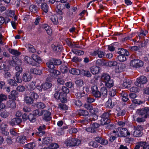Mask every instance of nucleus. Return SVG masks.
<instances>
[{
	"label": "nucleus",
	"mask_w": 149,
	"mask_h": 149,
	"mask_svg": "<svg viewBox=\"0 0 149 149\" xmlns=\"http://www.w3.org/2000/svg\"><path fill=\"white\" fill-rule=\"evenodd\" d=\"M149 109L148 107H145L143 109H138L136 111V113L141 118L139 117L136 119V121L138 122H144L145 118H147L149 115Z\"/></svg>",
	"instance_id": "f257e3e1"
},
{
	"label": "nucleus",
	"mask_w": 149,
	"mask_h": 149,
	"mask_svg": "<svg viewBox=\"0 0 149 149\" xmlns=\"http://www.w3.org/2000/svg\"><path fill=\"white\" fill-rule=\"evenodd\" d=\"M65 143L67 146L74 147L78 146L80 144L81 141L79 139L69 138L66 140Z\"/></svg>",
	"instance_id": "f03ea898"
},
{
	"label": "nucleus",
	"mask_w": 149,
	"mask_h": 149,
	"mask_svg": "<svg viewBox=\"0 0 149 149\" xmlns=\"http://www.w3.org/2000/svg\"><path fill=\"white\" fill-rule=\"evenodd\" d=\"M148 81V80L146 77L144 76H141L138 78L136 81L135 82V84L138 87L143 88L144 84Z\"/></svg>",
	"instance_id": "7ed1b4c3"
},
{
	"label": "nucleus",
	"mask_w": 149,
	"mask_h": 149,
	"mask_svg": "<svg viewBox=\"0 0 149 149\" xmlns=\"http://www.w3.org/2000/svg\"><path fill=\"white\" fill-rule=\"evenodd\" d=\"M118 134L115 135L117 137H122L126 136L127 135H130V134L128 132L126 128L119 127L117 128Z\"/></svg>",
	"instance_id": "20e7f679"
},
{
	"label": "nucleus",
	"mask_w": 149,
	"mask_h": 149,
	"mask_svg": "<svg viewBox=\"0 0 149 149\" xmlns=\"http://www.w3.org/2000/svg\"><path fill=\"white\" fill-rule=\"evenodd\" d=\"M110 111L104 113L101 116L102 118L101 120V124L102 125H108L110 123V120L109 117L111 115Z\"/></svg>",
	"instance_id": "39448f33"
},
{
	"label": "nucleus",
	"mask_w": 149,
	"mask_h": 149,
	"mask_svg": "<svg viewBox=\"0 0 149 149\" xmlns=\"http://www.w3.org/2000/svg\"><path fill=\"white\" fill-rule=\"evenodd\" d=\"M130 64L133 67L138 68L143 65V63L142 61L139 59H135L131 61Z\"/></svg>",
	"instance_id": "423d86ee"
},
{
	"label": "nucleus",
	"mask_w": 149,
	"mask_h": 149,
	"mask_svg": "<svg viewBox=\"0 0 149 149\" xmlns=\"http://www.w3.org/2000/svg\"><path fill=\"white\" fill-rule=\"evenodd\" d=\"M92 93L96 98H100L101 96L100 92L98 89L96 85L93 86L91 88Z\"/></svg>",
	"instance_id": "0eeeda50"
},
{
	"label": "nucleus",
	"mask_w": 149,
	"mask_h": 149,
	"mask_svg": "<svg viewBox=\"0 0 149 149\" xmlns=\"http://www.w3.org/2000/svg\"><path fill=\"white\" fill-rule=\"evenodd\" d=\"M96 111L94 110V112L93 111V113H92L91 118H85V119L82 120V122L84 123H85L86 122L92 121L93 120H97L98 118V116L95 113Z\"/></svg>",
	"instance_id": "6e6552de"
},
{
	"label": "nucleus",
	"mask_w": 149,
	"mask_h": 149,
	"mask_svg": "<svg viewBox=\"0 0 149 149\" xmlns=\"http://www.w3.org/2000/svg\"><path fill=\"white\" fill-rule=\"evenodd\" d=\"M135 131L133 132V135L136 137H140L141 136L143 133L141 132L142 127L141 126L138 125L134 127Z\"/></svg>",
	"instance_id": "1a4fd4ad"
},
{
	"label": "nucleus",
	"mask_w": 149,
	"mask_h": 149,
	"mask_svg": "<svg viewBox=\"0 0 149 149\" xmlns=\"http://www.w3.org/2000/svg\"><path fill=\"white\" fill-rule=\"evenodd\" d=\"M42 115H43V119L46 121H49L51 119L50 116L51 113L48 110H42Z\"/></svg>",
	"instance_id": "9d476101"
},
{
	"label": "nucleus",
	"mask_w": 149,
	"mask_h": 149,
	"mask_svg": "<svg viewBox=\"0 0 149 149\" xmlns=\"http://www.w3.org/2000/svg\"><path fill=\"white\" fill-rule=\"evenodd\" d=\"M22 121L20 118L16 117L13 118L10 122V124L12 126L18 125L20 124Z\"/></svg>",
	"instance_id": "9b49d317"
},
{
	"label": "nucleus",
	"mask_w": 149,
	"mask_h": 149,
	"mask_svg": "<svg viewBox=\"0 0 149 149\" xmlns=\"http://www.w3.org/2000/svg\"><path fill=\"white\" fill-rule=\"evenodd\" d=\"M7 125L5 123H2L0 126V129L1 130V133L5 135H7L9 134V132L6 131V129L7 127Z\"/></svg>",
	"instance_id": "f8f14e48"
},
{
	"label": "nucleus",
	"mask_w": 149,
	"mask_h": 149,
	"mask_svg": "<svg viewBox=\"0 0 149 149\" xmlns=\"http://www.w3.org/2000/svg\"><path fill=\"white\" fill-rule=\"evenodd\" d=\"M52 48L54 52L56 53H59L61 52L63 49L61 45H52Z\"/></svg>",
	"instance_id": "ddd939ff"
},
{
	"label": "nucleus",
	"mask_w": 149,
	"mask_h": 149,
	"mask_svg": "<svg viewBox=\"0 0 149 149\" xmlns=\"http://www.w3.org/2000/svg\"><path fill=\"white\" fill-rule=\"evenodd\" d=\"M24 62L25 63L33 66H37L38 64L32 61V59L29 57L26 56L24 57Z\"/></svg>",
	"instance_id": "4468645a"
},
{
	"label": "nucleus",
	"mask_w": 149,
	"mask_h": 149,
	"mask_svg": "<svg viewBox=\"0 0 149 149\" xmlns=\"http://www.w3.org/2000/svg\"><path fill=\"white\" fill-rule=\"evenodd\" d=\"M90 69L91 73L95 74L98 73L100 70V68L97 66H93L91 67Z\"/></svg>",
	"instance_id": "2eb2a0df"
},
{
	"label": "nucleus",
	"mask_w": 149,
	"mask_h": 149,
	"mask_svg": "<svg viewBox=\"0 0 149 149\" xmlns=\"http://www.w3.org/2000/svg\"><path fill=\"white\" fill-rule=\"evenodd\" d=\"M31 77L30 74L28 72H25L23 74L22 76L23 80L24 82H28L30 81Z\"/></svg>",
	"instance_id": "dca6fc26"
},
{
	"label": "nucleus",
	"mask_w": 149,
	"mask_h": 149,
	"mask_svg": "<svg viewBox=\"0 0 149 149\" xmlns=\"http://www.w3.org/2000/svg\"><path fill=\"white\" fill-rule=\"evenodd\" d=\"M32 57L33 60L35 61L33 62L37 64V66H38V64L41 62V58L36 54H33L32 56Z\"/></svg>",
	"instance_id": "f3484780"
},
{
	"label": "nucleus",
	"mask_w": 149,
	"mask_h": 149,
	"mask_svg": "<svg viewBox=\"0 0 149 149\" xmlns=\"http://www.w3.org/2000/svg\"><path fill=\"white\" fill-rule=\"evenodd\" d=\"M117 53L120 55H123L127 56H128L130 55L129 52L127 50L122 48L118 49Z\"/></svg>",
	"instance_id": "a211bd4d"
},
{
	"label": "nucleus",
	"mask_w": 149,
	"mask_h": 149,
	"mask_svg": "<svg viewBox=\"0 0 149 149\" xmlns=\"http://www.w3.org/2000/svg\"><path fill=\"white\" fill-rule=\"evenodd\" d=\"M24 101L27 104L30 105L33 103L34 100L30 96H26L24 97Z\"/></svg>",
	"instance_id": "6ab92c4d"
},
{
	"label": "nucleus",
	"mask_w": 149,
	"mask_h": 149,
	"mask_svg": "<svg viewBox=\"0 0 149 149\" xmlns=\"http://www.w3.org/2000/svg\"><path fill=\"white\" fill-rule=\"evenodd\" d=\"M27 139L25 136H20L17 137L16 140L20 143H24L26 142Z\"/></svg>",
	"instance_id": "aec40b11"
},
{
	"label": "nucleus",
	"mask_w": 149,
	"mask_h": 149,
	"mask_svg": "<svg viewBox=\"0 0 149 149\" xmlns=\"http://www.w3.org/2000/svg\"><path fill=\"white\" fill-rule=\"evenodd\" d=\"M42 28L45 29L47 33L49 35H50L52 33V31L50 27L47 24L43 25L42 26Z\"/></svg>",
	"instance_id": "412c9836"
},
{
	"label": "nucleus",
	"mask_w": 149,
	"mask_h": 149,
	"mask_svg": "<svg viewBox=\"0 0 149 149\" xmlns=\"http://www.w3.org/2000/svg\"><path fill=\"white\" fill-rule=\"evenodd\" d=\"M20 73L16 72L15 76L13 77L14 79L17 83H20L22 82L21 78L20 76Z\"/></svg>",
	"instance_id": "4be33fe9"
},
{
	"label": "nucleus",
	"mask_w": 149,
	"mask_h": 149,
	"mask_svg": "<svg viewBox=\"0 0 149 149\" xmlns=\"http://www.w3.org/2000/svg\"><path fill=\"white\" fill-rule=\"evenodd\" d=\"M111 79L110 76L106 74H103L101 76V80L104 83Z\"/></svg>",
	"instance_id": "5701e85b"
},
{
	"label": "nucleus",
	"mask_w": 149,
	"mask_h": 149,
	"mask_svg": "<svg viewBox=\"0 0 149 149\" xmlns=\"http://www.w3.org/2000/svg\"><path fill=\"white\" fill-rule=\"evenodd\" d=\"M69 72L70 73L73 75H78L80 74V70L76 68H72L70 70Z\"/></svg>",
	"instance_id": "b1692460"
},
{
	"label": "nucleus",
	"mask_w": 149,
	"mask_h": 149,
	"mask_svg": "<svg viewBox=\"0 0 149 149\" xmlns=\"http://www.w3.org/2000/svg\"><path fill=\"white\" fill-rule=\"evenodd\" d=\"M54 58H52L49 61V62L46 63V64L48 68L50 69L54 68Z\"/></svg>",
	"instance_id": "393cba45"
},
{
	"label": "nucleus",
	"mask_w": 149,
	"mask_h": 149,
	"mask_svg": "<svg viewBox=\"0 0 149 149\" xmlns=\"http://www.w3.org/2000/svg\"><path fill=\"white\" fill-rule=\"evenodd\" d=\"M42 88L44 90L49 89L52 86L51 83L48 82H45L42 85Z\"/></svg>",
	"instance_id": "a878e982"
},
{
	"label": "nucleus",
	"mask_w": 149,
	"mask_h": 149,
	"mask_svg": "<svg viewBox=\"0 0 149 149\" xmlns=\"http://www.w3.org/2000/svg\"><path fill=\"white\" fill-rule=\"evenodd\" d=\"M52 138L50 137H46L43 139L42 143L44 144H47L51 143Z\"/></svg>",
	"instance_id": "bb28decb"
},
{
	"label": "nucleus",
	"mask_w": 149,
	"mask_h": 149,
	"mask_svg": "<svg viewBox=\"0 0 149 149\" xmlns=\"http://www.w3.org/2000/svg\"><path fill=\"white\" fill-rule=\"evenodd\" d=\"M7 104L8 107L12 108H14L16 106L15 102L12 100L8 101L7 102Z\"/></svg>",
	"instance_id": "cd10ccee"
},
{
	"label": "nucleus",
	"mask_w": 149,
	"mask_h": 149,
	"mask_svg": "<svg viewBox=\"0 0 149 149\" xmlns=\"http://www.w3.org/2000/svg\"><path fill=\"white\" fill-rule=\"evenodd\" d=\"M17 93L15 90H13L11 92V95L9 96V99L13 100H15L17 97Z\"/></svg>",
	"instance_id": "c85d7f7f"
},
{
	"label": "nucleus",
	"mask_w": 149,
	"mask_h": 149,
	"mask_svg": "<svg viewBox=\"0 0 149 149\" xmlns=\"http://www.w3.org/2000/svg\"><path fill=\"white\" fill-rule=\"evenodd\" d=\"M132 81L129 79L125 80L123 83V86L125 88H128L130 87Z\"/></svg>",
	"instance_id": "c756f323"
},
{
	"label": "nucleus",
	"mask_w": 149,
	"mask_h": 149,
	"mask_svg": "<svg viewBox=\"0 0 149 149\" xmlns=\"http://www.w3.org/2000/svg\"><path fill=\"white\" fill-rule=\"evenodd\" d=\"M8 67L5 62H0V70L3 69L4 71H7Z\"/></svg>",
	"instance_id": "7c9ffc66"
},
{
	"label": "nucleus",
	"mask_w": 149,
	"mask_h": 149,
	"mask_svg": "<svg viewBox=\"0 0 149 149\" xmlns=\"http://www.w3.org/2000/svg\"><path fill=\"white\" fill-rule=\"evenodd\" d=\"M113 85V81L111 79L105 83V86L108 88H111Z\"/></svg>",
	"instance_id": "2f4dec72"
},
{
	"label": "nucleus",
	"mask_w": 149,
	"mask_h": 149,
	"mask_svg": "<svg viewBox=\"0 0 149 149\" xmlns=\"http://www.w3.org/2000/svg\"><path fill=\"white\" fill-rule=\"evenodd\" d=\"M113 97H112L111 99H109L108 101L106 103V106L107 107L109 108H112L113 107V104H112L111 99L113 100Z\"/></svg>",
	"instance_id": "473e14b6"
},
{
	"label": "nucleus",
	"mask_w": 149,
	"mask_h": 149,
	"mask_svg": "<svg viewBox=\"0 0 149 149\" xmlns=\"http://www.w3.org/2000/svg\"><path fill=\"white\" fill-rule=\"evenodd\" d=\"M78 114L80 116H86L88 115V113L87 111L81 109L78 111Z\"/></svg>",
	"instance_id": "72a5a7b5"
},
{
	"label": "nucleus",
	"mask_w": 149,
	"mask_h": 149,
	"mask_svg": "<svg viewBox=\"0 0 149 149\" xmlns=\"http://www.w3.org/2000/svg\"><path fill=\"white\" fill-rule=\"evenodd\" d=\"M50 19L54 24H58V18L56 15H52L50 18Z\"/></svg>",
	"instance_id": "f704fd0d"
},
{
	"label": "nucleus",
	"mask_w": 149,
	"mask_h": 149,
	"mask_svg": "<svg viewBox=\"0 0 149 149\" xmlns=\"http://www.w3.org/2000/svg\"><path fill=\"white\" fill-rule=\"evenodd\" d=\"M36 146V144L34 142L30 143L25 146V147L28 149H33Z\"/></svg>",
	"instance_id": "c9c22d12"
},
{
	"label": "nucleus",
	"mask_w": 149,
	"mask_h": 149,
	"mask_svg": "<svg viewBox=\"0 0 149 149\" xmlns=\"http://www.w3.org/2000/svg\"><path fill=\"white\" fill-rule=\"evenodd\" d=\"M71 51L74 54L78 55H82L84 54V52L83 51L79 50L72 49Z\"/></svg>",
	"instance_id": "e433bc0d"
},
{
	"label": "nucleus",
	"mask_w": 149,
	"mask_h": 149,
	"mask_svg": "<svg viewBox=\"0 0 149 149\" xmlns=\"http://www.w3.org/2000/svg\"><path fill=\"white\" fill-rule=\"evenodd\" d=\"M8 50L10 53L16 56H18L21 54L20 52H19L17 50L9 49Z\"/></svg>",
	"instance_id": "4c0bfd02"
},
{
	"label": "nucleus",
	"mask_w": 149,
	"mask_h": 149,
	"mask_svg": "<svg viewBox=\"0 0 149 149\" xmlns=\"http://www.w3.org/2000/svg\"><path fill=\"white\" fill-rule=\"evenodd\" d=\"M100 93H101V96L103 95L104 97L106 96L107 93V91L106 88L105 87L101 88Z\"/></svg>",
	"instance_id": "58836bf2"
},
{
	"label": "nucleus",
	"mask_w": 149,
	"mask_h": 149,
	"mask_svg": "<svg viewBox=\"0 0 149 149\" xmlns=\"http://www.w3.org/2000/svg\"><path fill=\"white\" fill-rule=\"evenodd\" d=\"M48 6L46 3H43L42 4L41 8L42 10L45 13L47 12L48 11Z\"/></svg>",
	"instance_id": "ea45409f"
},
{
	"label": "nucleus",
	"mask_w": 149,
	"mask_h": 149,
	"mask_svg": "<svg viewBox=\"0 0 149 149\" xmlns=\"http://www.w3.org/2000/svg\"><path fill=\"white\" fill-rule=\"evenodd\" d=\"M96 63L97 65L100 66H103L105 65L104 61L102 59L97 60L96 62Z\"/></svg>",
	"instance_id": "a19ab883"
},
{
	"label": "nucleus",
	"mask_w": 149,
	"mask_h": 149,
	"mask_svg": "<svg viewBox=\"0 0 149 149\" xmlns=\"http://www.w3.org/2000/svg\"><path fill=\"white\" fill-rule=\"evenodd\" d=\"M35 116L33 113H30L28 116V119L31 122H34L36 121V118Z\"/></svg>",
	"instance_id": "79ce46f5"
},
{
	"label": "nucleus",
	"mask_w": 149,
	"mask_h": 149,
	"mask_svg": "<svg viewBox=\"0 0 149 149\" xmlns=\"http://www.w3.org/2000/svg\"><path fill=\"white\" fill-rule=\"evenodd\" d=\"M27 47L28 50L29 52H31L33 53H35L36 52V50L33 45L30 44H28L27 45Z\"/></svg>",
	"instance_id": "37998d69"
},
{
	"label": "nucleus",
	"mask_w": 149,
	"mask_h": 149,
	"mask_svg": "<svg viewBox=\"0 0 149 149\" xmlns=\"http://www.w3.org/2000/svg\"><path fill=\"white\" fill-rule=\"evenodd\" d=\"M33 113L35 116H40L42 115V110H40L39 109H36L33 111Z\"/></svg>",
	"instance_id": "c03bdc74"
},
{
	"label": "nucleus",
	"mask_w": 149,
	"mask_h": 149,
	"mask_svg": "<svg viewBox=\"0 0 149 149\" xmlns=\"http://www.w3.org/2000/svg\"><path fill=\"white\" fill-rule=\"evenodd\" d=\"M30 71L31 73L35 74H41L40 70H37L36 68H31Z\"/></svg>",
	"instance_id": "a18cd8bd"
},
{
	"label": "nucleus",
	"mask_w": 149,
	"mask_h": 149,
	"mask_svg": "<svg viewBox=\"0 0 149 149\" xmlns=\"http://www.w3.org/2000/svg\"><path fill=\"white\" fill-rule=\"evenodd\" d=\"M84 107L87 109L89 110L91 113H93V111L94 112V109H93V107L91 104H85Z\"/></svg>",
	"instance_id": "49530a36"
},
{
	"label": "nucleus",
	"mask_w": 149,
	"mask_h": 149,
	"mask_svg": "<svg viewBox=\"0 0 149 149\" xmlns=\"http://www.w3.org/2000/svg\"><path fill=\"white\" fill-rule=\"evenodd\" d=\"M65 94L62 93H60V97L58 100H60V101L63 103H64L66 101V99L64 97V95Z\"/></svg>",
	"instance_id": "de8ad7c7"
},
{
	"label": "nucleus",
	"mask_w": 149,
	"mask_h": 149,
	"mask_svg": "<svg viewBox=\"0 0 149 149\" xmlns=\"http://www.w3.org/2000/svg\"><path fill=\"white\" fill-rule=\"evenodd\" d=\"M37 107L40 109H43L45 107V104L41 102H38L36 104Z\"/></svg>",
	"instance_id": "09e8293b"
},
{
	"label": "nucleus",
	"mask_w": 149,
	"mask_h": 149,
	"mask_svg": "<svg viewBox=\"0 0 149 149\" xmlns=\"http://www.w3.org/2000/svg\"><path fill=\"white\" fill-rule=\"evenodd\" d=\"M36 83L33 81H32L30 84L29 86V88H28L29 90L30 91H32L35 89L36 86H35Z\"/></svg>",
	"instance_id": "8fccbe9b"
},
{
	"label": "nucleus",
	"mask_w": 149,
	"mask_h": 149,
	"mask_svg": "<svg viewBox=\"0 0 149 149\" xmlns=\"http://www.w3.org/2000/svg\"><path fill=\"white\" fill-rule=\"evenodd\" d=\"M148 30H146L145 31L143 30H141L140 33L138 35V36L139 38H141L142 36H143V37H144L146 34H148Z\"/></svg>",
	"instance_id": "3c124183"
},
{
	"label": "nucleus",
	"mask_w": 149,
	"mask_h": 149,
	"mask_svg": "<svg viewBox=\"0 0 149 149\" xmlns=\"http://www.w3.org/2000/svg\"><path fill=\"white\" fill-rule=\"evenodd\" d=\"M118 60L120 62H123L126 60V58L125 56L120 55L117 57Z\"/></svg>",
	"instance_id": "603ef678"
},
{
	"label": "nucleus",
	"mask_w": 149,
	"mask_h": 149,
	"mask_svg": "<svg viewBox=\"0 0 149 149\" xmlns=\"http://www.w3.org/2000/svg\"><path fill=\"white\" fill-rule=\"evenodd\" d=\"M30 10L33 12L35 13L37 11V8L35 5H32L29 7Z\"/></svg>",
	"instance_id": "864d4df0"
},
{
	"label": "nucleus",
	"mask_w": 149,
	"mask_h": 149,
	"mask_svg": "<svg viewBox=\"0 0 149 149\" xmlns=\"http://www.w3.org/2000/svg\"><path fill=\"white\" fill-rule=\"evenodd\" d=\"M29 95H30L31 97H32L34 99H37L39 97V96L37 93L34 91H31L29 93Z\"/></svg>",
	"instance_id": "5fc2aeb1"
},
{
	"label": "nucleus",
	"mask_w": 149,
	"mask_h": 149,
	"mask_svg": "<svg viewBox=\"0 0 149 149\" xmlns=\"http://www.w3.org/2000/svg\"><path fill=\"white\" fill-rule=\"evenodd\" d=\"M16 83L17 82L14 80L12 79H10L8 81V83L9 84L14 86L16 87L17 86V84Z\"/></svg>",
	"instance_id": "6e6d98bb"
},
{
	"label": "nucleus",
	"mask_w": 149,
	"mask_h": 149,
	"mask_svg": "<svg viewBox=\"0 0 149 149\" xmlns=\"http://www.w3.org/2000/svg\"><path fill=\"white\" fill-rule=\"evenodd\" d=\"M81 72L84 74V76L87 77H91V74L88 70H82Z\"/></svg>",
	"instance_id": "4d7b16f0"
},
{
	"label": "nucleus",
	"mask_w": 149,
	"mask_h": 149,
	"mask_svg": "<svg viewBox=\"0 0 149 149\" xmlns=\"http://www.w3.org/2000/svg\"><path fill=\"white\" fill-rule=\"evenodd\" d=\"M60 70L62 73H65L67 72L68 68L65 65H63L60 67Z\"/></svg>",
	"instance_id": "13d9d810"
},
{
	"label": "nucleus",
	"mask_w": 149,
	"mask_h": 149,
	"mask_svg": "<svg viewBox=\"0 0 149 149\" xmlns=\"http://www.w3.org/2000/svg\"><path fill=\"white\" fill-rule=\"evenodd\" d=\"M58 107L61 109L64 110H67L68 109L67 106L63 103H59L58 104Z\"/></svg>",
	"instance_id": "bf43d9fd"
},
{
	"label": "nucleus",
	"mask_w": 149,
	"mask_h": 149,
	"mask_svg": "<svg viewBox=\"0 0 149 149\" xmlns=\"http://www.w3.org/2000/svg\"><path fill=\"white\" fill-rule=\"evenodd\" d=\"M14 60L16 66H20L22 65V63L21 61L15 56Z\"/></svg>",
	"instance_id": "052dcab7"
},
{
	"label": "nucleus",
	"mask_w": 149,
	"mask_h": 149,
	"mask_svg": "<svg viewBox=\"0 0 149 149\" xmlns=\"http://www.w3.org/2000/svg\"><path fill=\"white\" fill-rule=\"evenodd\" d=\"M108 65L110 67L116 66L117 65V63L116 61H109L108 62Z\"/></svg>",
	"instance_id": "680f3d73"
},
{
	"label": "nucleus",
	"mask_w": 149,
	"mask_h": 149,
	"mask_svg": "<svg viewBox=\"0 0 149 149\" xmlns=\"http://www.w3.org/2000/svg\"><path fill=\"white\" fill-rule=\"evenodd\" d=\"M75 83L77 86H81L83 84V81L82 80L79 79L76 81Z\"/></svg>",
	"instance_id": "e2e57ef3"
},
{
	"label": "nucleus",
	"mask_w": 149,
	"mask_h": 149,
	"mask_svg": "<svg viewBox=\"0 0 149 149\" xmlns=\"http://www.w3.org/2000/svg\"><path fill=\"white\" fill-rule=\"evenodd\" d=\"M49 71L51 73L54 74V75H58L60 74V72L57 70L54 69H50L49 70Z\"/></svg>",
	"instance_id": "0e129e2a"
},
{
	"label": "nucleus",
	"mask_w": 149,
	"mask_h": 149,
	"mask_svg": "<svg viewBox=\"0 0 149 149\" xmlns=\"http://www.w3.org/2000/svg\"><path fill=\"white\" fill-rule=\"evenodd\" d=\"M143 142L140 141L137 143L134 149H139L140 146H142L143 145Z\"/></svg>",
	"instance_id": "69168bd1"
},
{
	"label": "nucleus",
	"mask_w": 149,
	"mask_h": 149,
	"mask_svg": "<svg viewBox=\"0 0 149 149\" xmlns=\"http://www.w3.org/2000/svg\"><path fill=\"white\" fill-rule=\"evenodd\" d=\"M117 112V116L118 117L123 116L125 115V111L123 110H120L118 111Z\"/></svg>",
	"instance_id": "338daca9"
},
{
	"label": "nucleus",
	"mask_w": 149,
	"mask_h": 149,
	"mask_svg": "<svg viewBox=\"0 0 149 149\" xmlns=\"http://www.w3.org/2000/svg\"><path fill=\"white\" fill-rule=\"evenodd\" d=\"M15 69L17 71L16 72H17L19 73H21L22 72L23 69L20 66H17L15 67Z\"/></svg>",
	"instance_id": "774afa93"
}]
</instances>
